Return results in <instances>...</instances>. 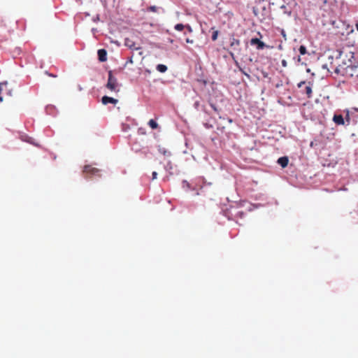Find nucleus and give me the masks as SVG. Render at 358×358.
Here are the masks:
<instances>
[{
    "instance_id": "obj_1",
    "label": "nucleus",
    "mask_w": 358,
    "mask_h": 358,
    "mask_svg": "<svg viewBox=\"0 0 358 358\" xmlns=\"http://www.w3.org/2000/svg\"><path fill=\"white\" fill-rule=\"evenodd\" d=\"M358 66V61L355 58V52L350 48H343L337 58V65L331 66L337 76L351 78Z\"/></svg>"
},
{
    "instance_id": "obj_2",
    "label": "nucleus",
    "mask_w": 358,
    "mask_h": 358,
    "mask_svg": "<svg viewBox=\"0 0 358 358\" xmlns=\"http://www.w3.org/2000/svg\"><path fill=\"white\" fill-rule=\"evenodd\" d=\"M229 46L230 50L229 52L230 56L234 62L235 65L238 67L239 71L247 76L248 78H250V75L247 73L240 66L238 60L236 59V56H243L242 49L241 47V41L239 39L235 38L234 36H231L229 38Z\"/></svg>"
},
{
    "instance_id": "obj_3",
    "label": "nucleus",
    "mask_w": 358,
    "mask_h": 358,
    "mask_svg": "<svg viewBox=\"0 0 358 358\" xmlns=\"http://www.w3.org/2000/svg\"><path fill=\"white\" fill-rule=\"evenodd\" d=\"M117 78H115L113 76V73L111 71L108 72V83L106 84V87L112 91L119 92V89H117Z\"/></svg>"
},
{
    "instance_id": "obj_4",
    "label": "nucleus",
    "mask_w": 358,
    "mask_h": 358,
    "mask_svg": "<svg viewBox=\"0 0 358 358\" xmlns=\"http://www.w3.org/2000/svg\"><path fill=\"white\" fill-rule=\"evenodd\" d=\"M100 171H101L99 169L92 167L91 165H86L83 169V173L86 178L91 177L92 176H100Z\"/></svg>"
},
{
    "instance_id": "obj_5",
    "label": "nucleus",
    "mask_w": 358,
    "mask_h": 358,
    "mask_svg": "<svg viewBox=\"0 0 358 358\" xmlns=\"http://www.w3.org/2000/svg\"><path fill=\"white\" fill-rule=\"evenodd\" d=\"M11 95V91L8 88L7 83H0V101H3V94Z\"/></svg>"
},
{
    "instance_id": "obj_6",
    "label": "nucleus",
    "mask_w": 358,
    "mask_h": 358,
    "mask_svg": "<svg viewBox=\"0 0 358 358\" xmlns=\"http://www.w3.org/2000/svg\"><path fill=\"white\" fill-rule=\"evenodd\" d=\"M250 44L252 45H257V50H263L266 45V44L260 41L257 38H253L250 40Z\"/></svg>"
},
{
    "instance_id": "obj_7",
    "label": "nucleus",
    "mask_w": 358,
    "mask_h": 358,
    "mask_svg": "<svg viewBox=\"0 0 358 358\" xmlns=\"http://www.w3.org/2000/svg\"><path fill=\"white\" fill-rule=\"evenodd\" d=\"M333 121L337 124V125H343L345 123L343 117L341 114H335L333 117Z\"/></svg>"
},
{
    "instance_id": "obj_8",
    "label": "nucleus",
    "mask_w": 358,
    "mask_h": 358,
    "mask_svg": "<svg viewBox=\"0 0 358 358\" xmlns=\"http://www.w3.org/2000/svg\"><path fill=\"white\" fill-rule=\"evenodd\" d=\"M101 101H102L103 104L106 105L108 103L116 104L118 101L114 98L104 96L102 97Z\"/></svg>"
},
{
    "instance_id": "obj_9",
    "label": "nucleus",
    "mask_w": 358,
    "mask_h": 358,
    "mask_svg": "<svg viewBox=\"0 0 358 358\" xmlns=\"http://www.w3.org/2000/svg\"><path fill=\"white\" fill-rule=\"evenodd\" d=\"M99 59L100 62H105L107 60V52L104 49H100L97 52Z\"/></svg>"
},
{
    "instance_id": "obj_10",
    "label": "nucleus",
    "mask_w": 358,
    "mask_h": 358,
    "mask_svg": "<svg viewBox=\"0 0 358 358\" xmlns=\"http://www.w3.org/2000/svg\"><path fill=\"white\" fill-rule=\"evenodd\" d=\"M289 159L287 157H281L278 159V164L282 166V168H285L288 165Z\"/></svg>"
},
{
    "instance_id": "obj_11",
    "label": "nucleus",
    "mask_w": 358,
    "mask_h": 358,
    "mask_svg": "<svg viewBox=\"0 0 358 358\" xmlns=\"http://www.w3.org/2000/svg\"><path fill=\"white\" fill-rule=\"evenodd\" d=\"M124 44L126 46H127L130 49H135V50L140 49L139 47H136L135 43L131 39H129V38L125 39Z\"/></svg>"
},
{
    "instance_id": "obj_12",
    "label": "nucleus",
    "mask_w": 358,
    "mask_h": 358,
    "mask_svg": "<svg viewBox=\"0 0 358 358\" xmlns=\"http://www.w3.org/2000/svg\"><path fill=\"white\" fill-rule=\"evenodd\" d=\"M156 69L161 73H164L167 71V66L164 64H158Z\"/></svg>"
},
{
    "instance_id": "obj_13",
    "label": "nucleus",
    "mask_w": 358,
    "mask_h": 358,
    "mask_svg": "<svg viewBox=\"0 0 358 358\" xmlns=\"http://www.w3.org/2000/svg\"><path fill=\"white\" fill-rule=\"evenodd\" d=\"M148 124L152 129H157L159 127L157 122L152 119L150 120Z\"/></svg>"
},
{
    "instance_id": "obj_14",
    "label": "nucleus",
    "mask_w": 358,
    "mask_h": 358,
    "mask_svg": "<svg viewBox=\"0 0 358 358\" xmlns=\"http://www.w3.org/2000/svg\"><path fill=\"white\" fill-rule=\"evenodd\" d=\"M305 93L307 95L308 98L311 97L312 96V88L310 85H306L305 87Z\"/></svg>"
},
{
    "instance_id": "obj_15",
    "label": "nucleus",
    "mask_w": 358,
    "mask_h": 358,
    "mask_svg": "<svg viewBox=\"0 0 358 358\" xmlns=\"http://www.w3.org/2000/svg\"><path fill=\"white\" fill-rule=\"evenodd\" d=\"M174 28L176 30L180 31L183 30L184 29H185V25H184L182 24H177L175 25Z\"/></svg>"
},
{
    "instance_id": "obj_16",
    "label": "nucleus",
    "mask_w": 358,
    "mask_h": 358,
    "mask_svg": "<svg viewBox=\"0 0 358 358\" xmlns=\"http://www.w3.org/2000/svg\"><path fill=\"white\" fill-rule=\"evenodd\" d=\"M299 51L300 54L302 55H306L307 53L306 48L304 45H301L299 47Z\"/></svg>"
},
{
    "instance_id": "obj_17",
    "label": "nucleus",
    "mask_w": 358,
    "mask_h": 358,
    "mask_svg": "<svg viewBox=\"0 0 358 358\" xmlns=\"http://www.w3.org/2000/svg\"><path fill=\"white\" fill-rule=\"evenodd\" d=\"M157 9H158V8L155 6H151L148 8V10L150 11V12H157Z\"/></svg>"
},
{
    "instance_id": "obj_18",
    "label": "nucleus",
    "mask_w": 358,
    "mask_h": 358,
    "mask_svg": "<svg viewBox=\"0 0 358 358\" xmlns=\"http://www.w3.org/2000/svg\"><path fill=\"white\" fill-rule=\"evenodd\" d=\"M218 36V31H214L212 34V40L213 41H216Z\"/></svg>"
},
{
    "instance_id": "obj_19",
    "label": "nucleus",
    "mask_w": 358,
    "mask_h": 358,
    "mask_svg": "<svg viewBox=\"0 0 358 358\" xmlns=\"http://www.w3.org/2000/svg\"><path fill=\"white\" fill-rule=\"evenodd\" d=\"M159 152L161 153H162L164 155H169V152L165 149V148H162V149H159Z\"/></svg>"
},
{
    "instance_id": "obj_20",
    "label": "nucleus",
    "mask_w": 358,
    "mask_h": 358,
    "mask_svg": "<svg viewBox=\"0 0 358 358\" xmlns=\"http://www.w3.org/2000/svg\"><path fill=\"white\" fill-rule=\"evenodd\" d=\"M211 108L213 109V110L216 113H218L219 112V110L218 108L216 107V106L212 103H210Z\"/></svg>"
},
{
    "instance_id": "obj_21",
    "label": "nucleus",
    "mask_w": 358,
    "mask_h": 358,
    "mask_svg": "<svg viewBox=\"0 0 358 358\" xmlns=\"http://www.w3.org/2000/svg\"><path fill=\"white\" fill-rule=\"evenodd\" d=\"M185 29H187V31L189 32V33H192L193 31L192 30V28L191 27L190 25L189 24H186L185 25Z\"/></svg>"
},
{
    "instance_id": "obj_22",
    "label": "nucleus",
    "mask_w": 358,
    "mask_h": 358,
    "mask_svg": "<svg viewBox=\"0 0 358 358\" xmlns=\"http://www.w3.org/2000/svg\"><path fill=\"white\" fill-rule=\"evenodd\" d=\"M152 180H155L157 178V173L156 171H153L152 173Z\"/></svg>"
},
{
    "instance_id": "obj_23",
    "label": "nucleus",
    "mask_w": 358,
    "mask_h": 358,
    "mask_svg": "<svg viewBox=\"0 0 358 358\" xmlns=\"http://www.w3.org/2000/svg\"><path fill=\"white\" fill-rule=\"evenodd\" d=\"M306 85V82L305 81H301L300 82L299 84H298V87L299 88H301L303 85Z\"/></svg>"
},
{
    "instance_id": "obj_24",
    "label": "nucleus",
    "mask_w": 358,
    "mask_h": 358,
    "mask_svg": "<svg viewBox=\"0 0 358 358\" xmlns=\"http://www.w3.org/2000/svg\"><path fill=\"white\" fill-rule=\"evenodd\" d=\"M45 73H46L48 76H50V77H53V78H56V77H57V76H56V75H54V74H52V73H48V71H46V72H45Z\"/></svg>"
},
{
    "instance_id": "obj_25",
    "label": "nucleus",
    "mask_w": 358,
    "mask_h": 358,
    "mask_svg": "<svg viewBox=\"0 0 358 358\" xmlns=\"http://www.w3.org/2000/svg\"><path fill=\"white\" fill-rule=\"evenodd\" d=\"M186 43H193L194 41H193V40H191V39L187 38H186Z\"/></svg>"
},
{
    "instance_id": "obj_26",
    "label": "nucleus",
    "mask_w": 358,
    "mask_h": 358,
    "mask_svg": "<svg viewBox=\"0 0 358 358\" xmlns=\"http://www.w3.org/2000/svg\"><path fill=\"white\" fill-rule=\"evenodd\" d=\"M282 65L285 67L287 66V62L285 59L282 61Z\"/></svg>"
},
{
    "instance_id": "obj_27",
    "label": "nucleus",
    "mask_w": 358,
    "mask_h": 358,
    "mask_svg": "<svg viewBox=\"0 0 358 358\" xmlns=\"http://www.w3.org/2000/svg\"><path fill=\"white\" fill-rule=\"evenodd\" d=\"M356 29L358 31V24H356Z\"/></svg>"
}]
</instances>
